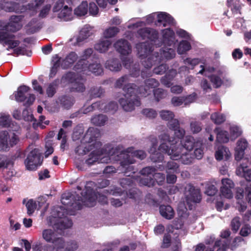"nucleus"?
<instances>
[{
  "label": "nucleus",
  "instance_id": "11",
  "mask_svg": "<svg viewBox=\"0 0 251 251\" xmlns=\"http://www.w3.org/2000/svg\"><path fill=\"white\" fill-rule=\"evenodd\" d=\"M83 61H78L75 66L76 70L79 72H84L87 73L90 72L96 75H100L103 72V69L99 63L85 64Z\"/></svg>",
  "mask_w": 251,
  "mask_h": 251
},
{
  "label": "nucleus",
  "instance_id": "61",
  "mask_svg": "<svg viewBox=\"0 0 251 251\" xmlns=\"http://www.w3.org/2000/svg\"><path fill=\"white\" fill-rule=\"evenodd\" d=\"M153 92L154 97L157 100H159L160 99L163 98L166 95L164 90L161 89H156L153 90Z\"/></svg>",
  "mask_w": 251,
  "mask_h": 251
},
{
  "label": "nucleus",
  "instance_id": "48",
  "mask_svg": "<svg viewBox=\"0 0 251 251\" xmlns=\"http://www.w3.org/2000/svg\"><path fill=\"white\" fill-rule=\"evenodd\" d=\"M93 52V50L91 48H88L85 50L81 56L82 59L79 61H83L85 62V64L88 63V61L85 60L90 57V56L92 54Z\"/></svg>",
  "mask_w": 251,
  "mask_h": 251
},
{
  "label": "nucleus",
  "instance_id": "22",
  "mask_svg": "<svg viewBox=\"0 0 251 251\" xmlns=\"http://www.w3.org/2000/svg\"><path fill=\"white\" fill-rule=\"evenodd\" d=\"M156 18L157 23H155L157 25L159 24H162L163 26H165L168 24H173L174 19L166 13L160 12L156 13Z\"/></svg>",
  "mask_w": 251,
  "mask_h": 251
},
{
  "label": "nucleus",
  "instance_id": "3",
  "mask_svg": "<svg viewBox=\"0 0 251 251\" xmlns=\"http://www.w3.org/2000/svg\"><path fill=\"white\" fill-rule=\"evenodd\" d=\"M100 135L98 128L90 127L84 136L81 144L76 149V152L79 155L85 154L92 151L88 158L86 160V163L88 165H93L99 159L98 155L95 156L94 154L96 151L101 152L99 150L101 146V144L97 141V139L100 137Z\"/></svg>",
  "mask_w": 251,
  "mask_h": 251
},
{
  "label": "nucleus",
  "instance_id": "59",
  "mask_svg": "<svg viewBox=\"0 0 251 251\" xmlns=\"http://www.w3.org/2000/svg\"><path fill=\"white\" fill-rule=\"evenodd\" d=\"M197 98L196 93H193L187 97H184V105H187L195 101Z\"/></svg>",
  "mask_w": 251,
  "mask_h": 251
},
{
  "label": "nucleus",
  "instance_id": "35",
  "mask_svg": "<svg viewBox=\"0 0 251 251\" xmlns=\"http://www.w3.org/2000/svg\"><path fill=\"white\" fill-rule=\"evenodd\" d=\"M119 31L120 29L117 27H109L105 29L103 31V37L106 39L114 37L119 33Z\"/></svg>",
  "mask_w": 251,
  "mask_h": 251
},
{
  "label": "nucleus",
  "instance_id": "21",
  "mask_svg": "<svg viewBox=\"0 0 251 251\" xmlns=\"http://www.w3.org/2000/svg\"><path fill=\"white\" fill-rule=\"evenodd\" d=\"M13 37L7 32H0V42H3L8 45V48L13 49L17 47L19 42L12 40Z\"/></svg>",
  "mask_w": 251,
  "mask_h": 251
},
{
  "label": "nucleus",
  "instance_id": "62",
  "mask_svg": "<svg viewBox=\"0 0 251 251\" xmlns=\"http://www.w3.org/2000/svg\"><path fill=\"white\" fill-rule=\"evenodd\" d=\"M50 9V5H46L40 11L39 16L41 18L46 17V16L48 14Z\"/></svg>",
  "mask_w": 251,
  "mask_h": 251
},
{
  "label": "nucleus",
  "instance_id": "2",
  "mask_svg": "<svg viewBox=\"0 0 251 251\" xmlns=\"http://www.w3.org/2000/svg\"><path fill=\"white\" fill-rule=\"evenodd\" d=\"M160 139L163 142L168 141L170 143V147L164 143L161 144L156 151L157 139L153 138L152 147L149 152L151 153V159L153 162L162 161L163 159L162 153H167L171 159L180 160L183 164H189L192 162L194 157L198 159H201L203 154V150L201 148L195 149L194 155H192L191 151L194 147L195 140L193 137L186 136L182 140L173 139L172 140L166 134L161 135Z\"/></svg>",
  "mask_w": 251,
  "mask_h": 251
},
{
  "label": "nucleus",
  "instance_id": "56",
  "mask_svg": "<svg viewBox=\"0 0 251 251\" xmlns=\"http://www.w3.org/2000/svg\"><path fill=\"white\" fill-rule=\"evenodd\" d=\"M190 126L191 131L193 133H198L200 132L201 129L200 124L197 122H191L190 124Z\"/></svg>",
  "mask_w": 251,
  "mask_h": 251
},
{
  "label": "nucleus",
  "instance_id": "53",
  "mask_svg": "<svg viewBox=\"0 0 251 251\" xmlns=\"http://www.w3.org/2000/svg\"><path fill=\"white\" fill-rule=\"evenodd\" d=\"M251 233V227L248 225H245L242 226L240 231L242 236L246 237L249 235Z\"/></svg>",
  "mask_w": 251,
  "mask_h": 251
},
{
  "label": "nucleus",
  "instance_id": "44",
  "mask_svg": "<svg viewBox=\"0 0 251 251\" xmlns=\"http://www.w3.org/2000/svg\"><path fill=\"white\" fill-rule=\"evenodd\" d=\"M211 119L215 124H220L226 120V117L223 114L215 112L211 115Z\"/></svg>",
  "mask_w": 251,
  "mask_h": 251
},
{
  "label": "nucleus",
  "instance_id": "36",
  "mask_svg": "<svg viewBox=\"0 0 251 251\" xmlns=\"http://www.w3.org/2000/svg\"><path fill=\"white\" fill-rule=\"evenodd\" d=\"M105 67L111 71H118L121 68V65L117 59H110L105 63Z\"/></svg>",
  "mask_w": 251,
  "mask_h": 251
},
{
  "label": "nucleus",
  "instance_id": "8",
  "mask_svg": "<svg viewBox=\"0 0 251 251\" xmlns=\"http://www.w3.org/2000/svg\"><path fill=\"white\" fill-rule=\"evenodd\" d=\"M19 141V135L7 131L0 132V150L6 151L16 145Z\"/></svg>",
  "mask_w": 251,
  "mask_h": 251
},
{
  "label": "nucleus",
  "instance_id": "5",
  "mask_svg": "<svg viewBox=\"0 0 251 251\" xmlns=\"http://www.w3.org/2000/svg\"><path fill=\"white\" fill-rule=\"evenodd\" d=\"M160 117L164 120L168 121V126L169 127L170 129H172L174 131V134L176 137V138H173L169 137L171 140L173 139L180 140V139L183 137L185 134V131L184 129L179 128V122L178 121L174 119V115L173 113L169 110H162L160 112ZM166 134V133H163L159 136V138H160L161 135ZM169 136L168 134L166 133ZM161 142H162L161 144L164 143L165 145L167 142H168L170 144V143L168 141H166L165 142H163L161 140Z\"/></svg>",
  "mask_w": 251,
  "mask_h": 251
},
{
  "label": "nucleus",
  "instance_id": "34",
  "mask_svg": "<svg viewBox=\"0 0 251 251\" xmlns=\"http://www.w3.org/2000/svg\"><path fill=\"white\" fill-rule=\"evenodd\" d=\"M176 72L175 70H171L161 79V83L167 87L171 85V80L176 75Z\"/></svg>",
  "mask_w": 251,
  "mask_h": 251
},
{
  "label": "nucleus",
  "instance_id": "45",
  "mask_svg": "<svg viewBox=\"0 0 251 251\" xmlns=\"http://www.w3.org/2000/svg\"><path fill=\"white\" fill-rule=\"evenodd\" d=\"M11 119L10 116L5 113L0 114V126L7 127L10 126Z\"/></svg>",
  "mask_w": 251,
  "mask_h": 251
},
{
  "label": "nucleus",
  "instance_id": "38",
  "mask_svg": "<svg viewBox=\"0 0 251 251\" xmlns=\"http://www.w3.org/2000/svg\"><path fill=\"white\" fill-rule=\"evenodd\" d=\"M217 132V140L220 143H226L229 140L227 135V132L226 131L222 130L220 128H216Z\"/></svg>",
  "mask_w": 251,
  "mask_h": 251
},
{
  "label": "nucleus",
  "instance_id": "49",
  "mask_svg": "<svg viewBox=\"0 0 251 251\" xmlns=\"http://www.w3.org/2000/svg\"><path fill=\"white\" fill-rule=\"evenodd\" d=\"M177 164L174 162H169L167 165V173L171 174L172 173H176L178 169Z\"/></svg>",
  "mask_w": 251,
  "mask_h": 251
},
{
  "label": "nucleus",
  "instance_id": "17",
  "mask_svg": "<svg viewBox=\"0 0 251 251\" xmlns=\"http://www.w3.org/2000/svg\"><path fill=\"white\" fill-rule=\"evenodd\" d=\"M222 187L220 192L221 196L226 199H231L233 197V193L231 190L234 185L232 181L228 178L223 179L222 180Z\"/></svg>",
  "mask_w": 251,
  "mask_h": 251
},
{
  "label": "nucleus",
  "instance_id": "27",
  "mask_svg": "<svg viewBox=\"0 0 251 251\" xmlns=\"http://www.w3.org/2000/svg\"><path fill=\"white\" fill-rule=\"evenodd\" d=\"M93 33V28L88 25L83 26L80 31L79 36L77 38V42L78 43L87 39Z\"/></svg>",
  "mask_w": 251,
  "mask_h": 251
},
{
  "label": "nucleus",
  "instance_id": "20",
  "mask_svg": "<svg viewBox=\"0 0 251 251\" xmlns=\"http://www.w3.org/2000/svg\"><path fill=\"white\" fill-rule=\"evenodd\" d=\"M159 83L155 79L150 78L147 79L145 82V86L143 88L140 87L139 88V93L143 96L146 97L149 95V92H151L150 89H153L158 86Z\"/></svg>",
  "mask_w": 251,
  "mask_h": 251
},
{
  "label": "nucleus",
  "instance_id": "42",
  "mask_svg": "<svg viewBox=\"0 0 251 251\" xmlns=\"http://www.w3.org/2000/svg\"><path fill=\"white\" fill-rule=\"evenodd\" d=\"M190 44L186 41L181 42L178 47L177 52L179 54H183L191 49Z\"/></svg>",
  "mask_w": 251,
  "mask_h": 251
},
{
  "label": "nucleus",
  "instance_id": "15",
  "mask_svg": "<svg viewBox=\"0 0 251 251\" xmlns=\"http://www.w3.org/2000/svg\"><path fill=\"white\" fill-rule=\"evenodd\" d=\"M21 18L20 16H12L11 17L10 22L7 25L6 23L0 21V32H6L4 31L7 28L12 31L19 30L22 25L20 23Z\"/></svg>",
  "mask_w": 251,
  "mask_h": 251
},
{
  "label": "nucleus",
  "instance_id": "39",
  "mask_svg": "<svg viewBox=\"0 0 251 251\" xmlns=\"http://www.w3.org/2000/svg\"><path fill=\"white\" fill-rule=\"evenodd\" d=\"M230 138L232 140H234L239 136L242 132L241 128L235 125H231L230 126Z\"/></svg>",
  "mask_w": 251,
  "mask_h": 251
},
{
  "label": "nucleus",
  "instance_id": "1",
  "mask_svg": "<svg viewBox=\"0 0 251 251\" xmlns=\"http://www.w3.org/2000/svg\"><path fill=\"white\" fill-rule=\"evenodd\" d=\"M138 33L142 38H148L151 40V43H142L136 46L138 55L145 68L150 69L153 65L160 63L161 61L175 57V51L171 47H174L176 41L175 38L174 32L170 29L166 28L162 31L164 47L160 50V56L158 55L157 52H153L154 48L152 49L153 44L159 46V41L156 38V31L152 29L144 28L139 29Z\"/></svg>",
  "mask_w": 251,
  "mask_h": 251
},
{
  "label": "nucleus",
  "instance_id": "47",
  "mask_svg": "<svg viewBox=\"0 0 251 251\" xmlns=\"http://www.w3.org/2000/svg\"><path fill=\"white\" fill-rule=\"evenodd\" d=\"M11 164V161L6 156L0 155V169L6 168Z\"/></svg>",
  "mask_w": 251,
  "mask_h": 251
},
{
  "label": "nucleus",
  "instance_id": "54",
  "mask_svg": "<svg viewBox=\"0 0 251 251\" xmlns=\"http://www.w3.org/2000/svg\"><path fill=\"white\" fill-rule=\"evenodd\" d=\"M210 78L211 82L215 87L218 88L222 85V80L219 76L212 75Z\"/></svg>",
  "mask_w": 251,
  "mask_h": 251
},
{
  "label": "nucleus",
  "instance_id": "10",
  "mask_svg": "<svg viewBox=\"0 0 251 251\" xmlns=\"http://www.w3.org/2000/svg\"><path fill=\"white\" fill-rule=\"evenodd\" d=\"M41 163L40 154L37 149L32 150L25 161L26 169L31 171L36 170Z\"/></svg>",
  "mask_w": 251,
  "mask_h": 251
},
{
  "label": "nucleus",
  "instance_id": "37",
  "mask_svg": "<svg viewBox=\"0 0 251 251\" xmlns=\"http://www.w3.org/2000/svg\"><path fill=\"white\" fill-rule=\"evenodd\" d=\"M88 4L86 1H83L75 10V14L79 16H84L87 13Z\"/></svg>",
  "mask_w": 251,
  "mask_h": 251
},
{
  "label": "nucleus",
  "instance_id": "41",
  "mask_svg": "<svg viewBox=\"0 0 251 251\" xmlns=\"http://www.w3.org/2000/svg\"><path fill=\"white\" fill-rule=\"evenodd\" d=\"M106 121L107 117L103 115L94 116L91 119L92 123L98 126H103Z\"/></svg>",
  "mask_w": 251,
  "mask_h": 251
},
{
  "label": "nucleus",
  "instance_id": "60",
  "mask_svg": "<svg viewBox=\"0 0 251 251\" xmlns=\"http://www.w3.org/2000/svg\"><path fill=\"white\" fill-rule=\"evenodd\" d=\"M167 67L165 64H161L154 69V73L157 75H162L166 71Z\"/></svg>",
  "mask_w": 251,
  "mask_h": 251
},
{
  "label": "nucleus",
  "instance_id": "12",
  "mask_svg": "<svg viewBox=\"0 0 251 251\" xmlns=\"http://www.w3.org/2000/svg\"><path fill=\"white\" fill-rule=\"evenodd\" d=\"M96 109H101L104 110L106 112H114L118 109V105L114 102H110L108 105H105L103 102L99 101L93 103L91 105L81 110L83 113L86 114Z\"/></svg>",
  "mask_w": 251,
  "mask_h": 251
},
{
  "label": "nucleus",
  "instance_id": "13",
  "mask_svg": "<svg viewBox=\"0 0 251 251\" xmlns=\"http://www.w3.org/2000/svg\"><path fill=\"white\" fill-rule=\"evenodd\" d=\"M42 237L46 242L54 244L56 251H59V249L61 247L60 244H63V240L58 237L54 231L50 229L44 230L42 232Z\"/></svg>",
  "mask_w": 251,
  "mask_h": 251
},
{
  "label": "nucleus",
  "instance_id": "23",
  "mask_svg": "<svg viewBox=\"0 0 251 251\" xmlns=\"http://www.w3.org/2000/svg\"><path fill=\"white\" fill-rule=\"evenodd\" d=\"M248 146V143L244 139H241L237 142V146L236 148L235 159L240 160L244 155V151Z\"/></svg>",
  "mask_w": 251,
  "mask_h": 251
},
{
  "label": "nucleus",
  "instance_id": "57",
  "mask_svg": "<svg viewBox=\"0 0 251 251\" xmlns=\"http://www.w3.org/2000/svg\"><path fill=\"white\" fill-rule=\"evenodd\" d=\"M142 113L144 115L150 118H153L157 115L156 111L151 109H144Z\"/></svg>",
  "mask_w": 251,
  "mask_h": 251
},
{
  "label": "nucleus",
  "instance_id": "46",
  "mask_svg": "<svg viewBox=\"0 0 251 251\" xmlns=\"http://www.w3.org/2000/svg\"><path fill=\"white\" fill-rule=\"evenodd\" d=\"M28 215H31L37 208L36 202L33 200H29L25 204Z\"/></svg>",
  "mask_w": 251,
  "mask_h": 251
},
{
  "label": "nucleus",
  "instance_id": "28",
  "mask_svg": "<svg viewBox=\"0 0 251 251\" xmlns=\"http://www.w3.org/2000/svg\"><path fill=\"white\" fill-rule=\"evenodd\" d=\"M236 174L244 177L248 181H251V169H248L247 166L241 165L238 167L236 170Z\"/></svg>",
  "mask_w": 251,
  "mask_h": 251
},
{
  "label": "nucleus",
  "instance_id": "4",
  "mask_svg": "<svg viewBox=\"0 0 251 251\" xmlns=\"http://www.w3.org/2000/svg\"><path fill=\"white\" fill-rule=\"evenodd\" d=\"M127 76L121 77L117 80L115 87L120 88L124 85L123 88L125 92L124 98L120 99L119 102L123 108L126 111L132 110L135 106H139L140 101L135 95V88L133 87V84H127Z\"/></svg>",
  "mask_w": 251,
  "mask_h": 251
},
{
  "label": "nucleus",
  "instance_id": "63",
  "mask_svg": "<svg viewBox=\"0 0 251 251\" xmlns=\"http://www.w3.org/2000/svg\"><path fill=\"white\" fill-rule=\"evenodd\" d=\"M44 1V0H35L34 2L32 4V5H29V10L33 11L34 12L36 9L41 5Z\"/></svg>",
  "mask_w": 251,
  "mask_h": 251
},
{
  "label": "nucleus",
  "instance_id": "7",
  "mask_svg": "<svg viewBox=\"0 0 251 251\" xmlns=\"http://www.w3.org/2000/svg\"><path fill=\"white\" fill-rule=\"evenodd\" d=\"M132 148H128L126 151L123 152L120 154L117 155L118 160L122 159L121 161V166L129 171H132V166H129V164L134 162V157L143 159L145 158L146 155L145 152L143 151H133Z\"/></svg>",
  "mask_w": 251,
  "mask_h": 251
},
{
  "label": "nucleus",
  "instance_id": "18",
  "mask_svg": "<svg viewBox=\"0 0 251 251\" xmlns=\"http://www.w3.org/2000/svg\"><path fill=\"white\" fill-rule=\"evenodd\" d=\"M215 157L218 161L227 160L231 157V153L227 148L221 146L216 150Z\"/></svg>",
  "mask_w": 251,
  "mask_h": 251
},
{
  "label": "nucleus",
  "instance_id": "58",
  "mask_svg": "<svg viewBox=\"0 0 251 251\" xmlns=\"http://www.w3.org/2000/svg\"><path fill=\"white\" fill-rule=\"evenodd\" d=\"M89 11L90 15H96L99 12V9L94 2H90L89 4Z\"/></svg>",
  "mask_w": 251,
  "mask_h": 251
},
{
  "label": "nucleus",
  "instance_id": "43",
  "mask_svg": "<svg viewBox=\"0 0 251 251\" xmlns=\"http://www.w3.org/2000/svg\"><path fill=\"white\" fill-rule=\"evenodd\" d=\"M177 213L181 220H183L188 217L187 209L182 203H180L179 204L178 206Z\"/></svg>",
  "mask_w": 251,
  "mask_h": 251
},
{
  "label": "nucleus",
  "instance_id": "50",
  "mask_svg": "<svg viewBox=\"0 0 251 251\" xmlns=\"http://www.w3.org/2000/svg\"><path fill=\"white\" fill-rule=\"evenodd\" d=\"M96 1L100 7L104 8L106 7L108 3L111 4H115L118 0H96Z\"/></svg>",
  "mask_w": 251,
  "mask_h": 251
},
{
  "label": "nucleus",
  "instance_id": "33",
  "mask_svg": "<svg viewBox=\"0 0 251 251\" xmlns=\"http://www.w3.org/2000/svg\"><path fill=\"white\" fill-rule=\"evenodd\" d=\"M61 247L59 249V251H73L76 250L78 248V244L75 241H70L66 244L63 241V244H60Z\"/></svg>",
  "mask_w": 251,
  "mask_h": 251
},
{
  "label": "nucleus",
  "instance_id": "51",
  "mask_svg": "<svg viewBox=\"0 0 251 251\" xmlns=\"http://www.w3.org/2000/svg\"><path fill=\"white\" fill-rule=\"evenodd\" d=\"M56 86L54 83L49 84L46 89V94L48 97H52L56 92Z\"/></svg>",
  "mask_w": 251,
  "mask_h": 251
},
{
  "label": "nucleus",
  "instance_id": "24",
  "mask_svg": "<svg viewBox=\"0 0 251 251\" xmlns=\"http://www.w3.org/2000/svg\"><path fill=\"white\" fill-rule=\"evenodd\" d=\"M132 62L129 58H126L123 60V63L125 67L129 70L130 75L134 76L136 77L139 75L140 71L139 69V65L137 64L132 65L131 67V64Z\"/></svg>",
  "mask_w": 251,
  "mask_h": 251
},
{
  "label": "nucleus",
  "instance_id": "64",
  "mask_svg": "<svg viewBox=\"0 0 251 251\" xmlns=\"http://www.w3.org/2000/svg\"><path fill=\"white\" fill-rule=\"evenodd\" d=\"M153 176L159 185H161L162 182L165 180V176L163 174L160 173H155Z\"/></svg>",
  "mask_w": 251,
  "mask_h": 251
},
{
  "label": "nucleus",
  "instance_id": "16",
  "mask_svg": "<svg viewBox=\"0 0 251 251\" xmlns=\"http://www.w3.org/2000/svg\"><path fill=\"white\" fill-rule=\"evenodd\" d=\"M82 196L83 199H82L81 201L84 205L88 207H92L96 204V198L102 204L106 203L107 202L106 197L100 194H99V196H96L95 194L89 192L88 194L87 193L85 195L82 194Z\"/></svg>",
  "mask_w": 251,
  "mask_h": 251
},
{
  "label": "nucleus",
  "instance_id": "9",
  "mask_svg": "<svg viewBox=\"0 0 251 251\" xmlns=\"http://www.w3.org/2000/svg\"><path fill=\"white\" fill-rule=\"evenodd\" d=\"M61 81L63 83H71V89L73 91L82 92L85 89L84 85V79L73 73L66 74L62 77Z\"/></svg>",
  "mask_w": 251,
  "mask_h": 251
},
{
  "label": "nucleus",
  "instance_id": "55",
  "mask_svg": "<svg viewBox=\"0 0 251 251\" xmlns=\"http://www.w3.org/2000/svg\"><path fill=\"white\" fill-rule=\"evenodd\" d=\"M231 225L232 230L235 232H237L240 226L239 218H234L231 221Z\"/></svg>",
  "mask_w": 251,
  "mask_h": 251
},
{
  "label": "nucleus",
  "instance_id": "19",
  "mask_svg": "<svg viewBox=\"0 0 251 251\" xmlns=\"http://www.w3.org/2000/svg\"><path fill=\"white\" fill-rule=\"evenodd\" d=\"M116 50L121 54L125 55L131 52V47L128 42L125 40H119L114 44Z\"/></svg>",
  "mask_w": 251,
  "mask_h": 251
},
{
  "label": "nucleus",
  "instance_id": "14",
  "mask_svg": "<svg viewBox=\"0 0 251 251\" xmlns=\"http://www.w3.org/2000/svg\"><path fill=\"white\" fill-rule=\"evenodd\" d=\"M188 189L185 192L186 200L189 209H191L194 203L200 201L201 197L199 189H196L191 185L188 186Z\"/></svg>",
  "mask_w": 251,
  "mask_h": 251
},
{
  "label": "nucleus",
  "instance_id": "40",
  "mask_svg": "<svg viewBox=\"0 0 251 251\" xmlns=\"http://www.w3.org/2000/svg\"><path fill=\"white\" fill-rule=\"evenodd\" d=\"M53 66L51 67L50 74V78L53 77L55 76V74L57 72L58 68L61 64V58H59L57 56H56L53 58Z\"/></svg>",
  "mask_w": 251,
  "mask_h": 251
},
{
  "label": "nucleus",
  "instance_id": "25",
  "mask_svg": "<svg viewBox=\"0 0 251 251\" xmlns=\"http://www.w3.org/2000/svg\"><path fill=\"white\" fill-rule=\"evenodd\" d=\"M111 44L110 40L105 38L101 39L95 45V49L99 52L103 53L108 50Z\"/></svg>",
  "mask_w": 251,
  "mask_h": 251
},
{
  "label": "nucleus",
  "instance_id": "52",
  "mask_svg": "<svg viewBox=\"0 0 251 251\" xmlns=\"http://www.w3.org/2000/svg\"><path fill=\"white\" fill-rule=\"evenodd\" d=\"M184 97H174L172 98V103L175 106L181 105L184 104Z\"/></svg>",
  "mask_w": 251,
  "mask_h": 251
},
{
  "label": "nucleus",
  "instance_id": "29",
  "mask_svg": "<svg viewBox=\"0 0 251 251\" xmlns=\"http://www.w3.org/2000/svg\"><path fill=\"white\" fill-rule=\"evenodd\" d=\"M100 151H101V152H95L94 154V156H97L98 155V157H99V159L98 161H96V162H100L102 163H108L110 162H111L112 160H116V159H115V155L112 154L110 157H109L108 155H107L106 154L103 153L102 150L101 149L100 147ZM95 163V162L93 164H94Z\"/></svg>",
  "mask_w": 251,
  "mask_h": 251
},
{
  "label": "nucleus",
  "instance_id": "32",
  "mask_svg": "<svg viewBox=\"0 0 251 251\" xmlns=\"http://www.w3.org/2000/svg\"><path fill=\"white\" fill-rule=\"evenodd\" d=\"M159 209L161 215L166 219H171L174 217L175 212L171 206L161 205Z\"/></svg>",
  "mask_w": 251,
  "mask_h": 251
},
{
  "label": "nucleus",
  "instance_id": "31",
  "mask_svg": "<svg viewBox=\"0 0 251 251\" xmlns=\"http://www.w3.org/2000/svg\"><path fill=\"white\" fill-rule=\"evenodd\" d=\"M58 16L64 21L71 20L73 18L72 9L67 5H65L58 13Z\"/></svg>",
  "mask_w": 251,
  "mask_h": 251
},
{
  "label": "nucleus",
  "instance_id": "26",
  "mask_svg": "<svg viewBox=\"0 0 251 251\" xmlns=\"http://www.w3.org/2000/svg\"><path fill=\"white\" fill-rule=\"evenodd\" d=\"M77 55L75 52L70 53L64 59H61V64L64 68H68L72 65L77 59Z\"/></svg>",
  "mask_w": 251,
  "mask_h": 251
},
{
  "label": "nucleus",
  "instance_id": "30",
  "mask_svg": "<svg viewBox=\"0 0 251 251\" xmlns=\"http://www.w3.org/2000/svg\"><path fill=\"white\" fill-rule=\"evenodd\" d=\"M29 87L23 85L19 87L15 94V100L17 101H23L25 100V95L28 92Z\"/></svg>",
  "mask_w": 251,
  "mask_h": 251
},
{
  "label": "nucleus",
  "instance_id": "6",
  "mask_svg": "<svg viewBox=\"0 0 251 251\" xmlns=\"http://www.w3.org/2000/svg\"><path fill=\"white\" fill-rule=\"evenodd\" d=\"M65 212L62 207H56L52 212V215L49 219L50 225L61 230L71 227L72 222L64 216Z\"/></svg>",
  "mask_w": 251,
  "mask_h": 251
}]
</instances>
